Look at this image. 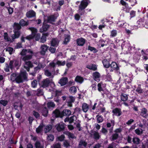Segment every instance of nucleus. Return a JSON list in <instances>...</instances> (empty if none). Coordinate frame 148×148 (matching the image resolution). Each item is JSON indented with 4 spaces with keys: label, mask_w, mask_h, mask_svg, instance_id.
Returning <instances> with one entry per match:
<instances>
[{
    "label": "nucleus",
    "mask_w": 148,
    "mask_h": 148,
    "mask_svg": "<svg viewBox=\"0 0 148 148\" xmlns=\"http://www.w3.org/2000/svg\"><path fill=\"white\" fill-rule=\"evenodd\" d=\"M27 73L26 71L21 72L16 77V82L19 84L23 83L24 81L27 80Z\"/></svg>",
    "instance_id": "f257e3e1"
},
{
    "label": "nucleus",
    "mask_w": 148,
    "mask_h": 148,
    "mask_svg": "<svg viewBox=\"0 0 148 148\" xmlns=\"http://www.w3.org/2000/svg\"><path fill=\"white\" fill-rule=\"evenodd\" d=\"M26 49H23L20 53V54L23 56L21 57V59L23 61L30 60L32 58V55H27Z\"/></svg>",
    "instance_id": "f03ea898"
},
{
    "label": "nucleus",
    "mask_w": 148,
    "mask_h": 148,
    "mask_svg": "<svg viewBox=\"0 0 148 148\" xmlns=\"http://www.w3.org/2000/svg\"><path fill=\"white\" fill-rule=\"evenodd\" d=\"M89 3H90V2L89 0H82L79 7V12L85 9L88 5Z\"/></svg>",
    "instance_id": "7ed1b4c3"
},
{
    "label": "nucleus",
    "mask_w": 148,
    "mask_h": 148,
    "mask_svg": "<svg viewBox=\"0 0 148 148\" xmlns=\"http://www.w3.org/2000/svg\"><path fill=\"white\" fill-rule=\"evenodd\" d=\"M51 81L48 78H46L45 79H43L41 82L40 83L39 85L40 88H46L48 87Z\"/></svg>",
    "instance_id": "20e7f679"
},
{
    "label": "nucleus",
    "mask_w": 148,
    "mask_h": 148,
    "mask_svg": "<svg viewBox=\"0 0 148 148\" xmlns=\"http://www.w3.org/2000/svg\"><path fill=\"white\" fill-rule=\"evenodd\" d=\"M53 116L55 118H62V112H61L59 109H56L52 112Z\"/></svg>",
    "instance_id": "39448f33"
},
{
    "label": "nucleus",
    "mask_w": 148,
    "mask_h": 148,
    "mask_svg": "<svg viewBox=\"0 0 148 148\" xmlns=\"http://www.w3.org/2000/svg\"><path fill=\"white\" fill-rule=\"evenodd\" d=\"M24 61L25 63L24 68L27 71H29L30 69L32 68L34 66V65L31 61Z\"/></svg>",
    "instance_id": "423d86ee"
},
{
    "label": "nucleus",
    "mask_w": 148,
    "mask_h": 148,
    "mask_svg": "<svg viewBox=\"0 0 148 148\" xmlns=\"http://www.w3.org/2000/svg\"><path fill=\"white\" fill-rule=\"evenodd\" d=\"M10 61H12L13 62L12 65H13L14 68H16L18 69L21 65V62L18 59H14L13 60H11Z\"/></svg>",
    "instance_id": "0eeeda50"
},
{
    "label": "nucleus",
    "mask_w": 148,
    "mask_h": 148,
    "mask_svg": "<svg viewBox=\"0 0 148 148\" xmlns=\"http://www.w3.org/2000/svg\"><path fill=\"white\" fill-rule=\"evenodd\" d=\"M26 16L28 18L35 17L36 13L34 10H31L27 12L26 14Z\"/></svg>",
    "instance_id": "6e6552de"
},
{
    "label": "nucleus",
    "mask_w": 148,
    "mask_h": 148,
    "mask_svg": "<svg viewBox=\"0 0 148 148\" xmlns=\"http://www.w3.org/2000/svg\"><path fill=\"white\" fill-rule=\"evenodd\" d=\"M75 100V98L73 96H69L66 100L68 106L70 107H72L73 106L72 103L74 102Z\"/></svg>",
    "instance_id": "1a4fd4ad"
},
{
    "label": "nucleus",
    "mask_w": 148,
    "mask_h": 148,
    "mask_svg": "<svg viewBox=\"0 0 148 148\" xmlns=\"http://www.w3.org/2000/svg\"><path fill=\"white\" fill-rule=\"evenodd\" d=\"M141 53L143 56L142 58L145 61L148 59V49L146 50L143 49L141 51Z\"/></svg>",
    "instance_id": "9d476101"
},
{
    "label": "nucleus",
    "mask_w": 148,
    "mask_h": 148,
    "mask_svg": "<svg viewBox=\"0 0 148 148\" xmlns=\"http://www.w3.org/2000/svg\"><path fill=\"white\" fill-rule=\"evenodd\" d=\"M140 115L143 118H147L148 116L147 109L145 108L140 109Z\"/></svg>",
    "instance_id": "9b49d317"
},
{
    "label": "nucleus",
    "mask_w": 148,
    "mask_h": 148,
    "mask_svg": "<svg viewBox=\"0 0 148 148\" xmlns=\"http://www.w3.org/2000/svg\"><path fill=\"white\" fill-rule=\"evenodd\" d=\"M59 40L57 38H53L51 41V46L54 47H57L59 44Z\"/></svg>",
    "instance_id": "f8f14e48"
},
{
    "label": "nucleus",
    "mask_w": 148,
    "mask_h": 148,
    "mask_svg": "<svg viewBox=\"0 0 148 148\" xmlns=\"http://www.w3.org/2000/svg\"><path fill=\"white\" fill-rule=\"evenodd\" d=\"M92 77L93 79L95 81L97 82L100 80L101 75L97 71L93 72L92 74Z\"/></svg>",
    "instance_id": "ddd939ff"
},
{
    "label": "nucleus",
    "mask_w": 148,
    "mask_h": 148,
    "mask_svg": "<svg viewBox=\"0 0 148 148\" xmlns=\"http://www.w3.org/2000/svg\"><path fill=\"white\" fill-rule=\"evenodd\" d=\"M113 114L117 116H120L122 114L121 109L119 108H116L114 109L112 111Z\"/></svg>",
    "instance_id": "4468645a"
},
{
    "label": "nucleus",
    "mask_w": 148,
    "mask_h": 148,
    "mask_svg": "<svg viewBox=\"0 0 148 148\" xmlns=\"http://www.w3.org/2000/svg\"><path fill=\"white\" fill-rule=\"evenodd\" d=\"M13 62L12 61H10L9 64L8 65V64H6V67L4 68V70L6 72H8L10 71V70L12 71L14 69L13 65H12Z\"/></svg>",
    "instance_id": "2eb2a0df"
},
{
    "label": "nucleus",
    "mask_w": 148,
    "mask_h": 148,
    "mask_svg": "<svg viewBox=\"0 0 148 148\" xmlns=\"http://www.w3.org/2000/svg\"><path fill=\"white\" fill-rule=\"evenodd\" d=\"M76 42L78 46H82L85 43L86 40L83 38H77L76 40Z\"/></svg>",
    "instance_id": "dca6fc26"
},
{
    "label": "nucleus",
    "mask_w": 148,
    "mask_h": 148,
    "mask_svg": "<svg viewBox=\"0 0 148 148\" xmlns=\"http://www.w3.org/2000/svg\"><path fill=\"white\" fill-rule=\"evenodd\" d=\"M110 66L114 70L118 71L119 70V66L115 62H112L110 64Z\"/></svg>",
    "instance_id": "f3484780"
},
{
    "label": "nucleus",
    "mask_w": 148,
    "mask_h": 148,
    "mask_svg": "<svg viewBox=\"0 0 148 148\" xmlns=\"http://www.w3.org/2000/svg\"><path fill=\"white\" fill-rule=\"evenodd\" d=\"M56 129L58 132H60L63 131L65 128L64 124L63 123L60 124L58 123L56 126Z\"/></svg>",
    "instance_id": "a211bd4d"
},
{
    "label": "nucleus",
    "mask_w": 148,
    "mask_h": 148,
    "mask_svg": "<svg viewBox=\"0 0 148 148\" xmlns=\"http://www.w3.org/2000/svg\"><path fill=\"white\" fill-rule=\"evenodd\" d=\"M48 48V47L47 45H42L41 46V51L40 52V53L42 55H45Z\"/></svg>",
    "instance_id": "6ab92c4d"
},
{
    "label": "nucleus",
    "mask_w": 148,
    "mask_h": 148,
    "mask_svg": "<svg viewBox=\"0 0 148 148\" xmlns=\"http://www.w3.org/2000/svg\"><path fill=\"white\" fill-rule=\"evenodd\" d=\"M62 112V118L64 116H69L71 114V111L69 109H64Z\"/></svg>",
    "instance_id": "aec40b11"
},
{
    "label": "nucleus",
    "mask_w": 148,
    "mask_h": 148,
    "mask_svg": "<svg viewBox=\"0 0 148 148\" xmlns=\"http://www.w3.org/2000/svg\"><path fill=\"white\" fill-rule=\"evenodd\" d=\"M68 81V78L66 77H62L60 80L59 83L60 84L61 86L65 85Z\"/></svg>",
    "instance_id": "412c9836"
},
{
    "label": "nucleus",
    "mask_w": 148,
    "mask_h": 148,
    "mask_svg": "<svg viewBox=\"0 0 148 148\" xmlns=\"http://www.w3.org/2000/svg\"><path fill=\"white\" fill-rule=\"evenodd\" d=\"M57 17L55 16V15L53 14L47 17V21L49 23L54 22L57 19Z\"/></svg>",
    "instance_id": "4be33fe9"
},
{
    "label": "nucleus",
    "mask_w": 148,
    "mask_h": 148,
    "mask_svg": "<svg viewBox=\"0 0 148 148\" xmlns=\"http://www.w3.org/2000/svg\"><path fill=\"white\" fill-rule=\"evenodd\" d=\"M86 67L88 69L93 71H97V66L94 64H91L88 65L86 66Z\"/></svg>",
    "instance_id": "5701e85b"
},
{
    "label": "nucleus",
    "mask_w": 148,
    "mask_h": 148,
    "mask_svg": "<svg viewBox=\"0 0 148 148\" xmlns=\"http://www.w3.org/2000/svg\"><path fill=\"white\" fill-rule=\"evenodd\" d=\"M41 68V66H38L34 68V71L30 73V74L33 76H35L36 74L38 73Z\"/></svg>",
    "instance_id": "b1692460"
},
{
    "label": "nucleus",
    "mask_w": 148,
    "mask_h": 148,
    "mask_svg": "<svg viewBox=\"0 0 148 148\" xmlns=\"http://www.w3.org/2000/svg\"><path fill=\"white\" fill-rule=\"evenodd\" d=\"M49 27V25L44 23L42 28L40 29V31L41 32H46L47 31Z\"/></svg>",
    "instance_id": "393cba45"
},
{
    "label": "nucleus",
    "mask_w": 148,
    "mask_h": 148,
    "mask_svg": "<svg viewBox=\"0 0 148 148\" xmlns=\"http://www.w3.org/2000/svg\"><path fill=\"white\" fill-rule=\"evenodd\" d=\"M128 43L125 42H124L123 43H122L121 47L122 50L125 51H127L128 49Z\"/></svg>",
    "instance_id": "a878e982"
},
{
    "label": "nucleus",
    "mask_w": 148,
    "mask_h": 148,
    "mask_svg": "<svg viewBox=\"0 0 148 148\" xmlns=\"http://www.w3.org/2000/svg\"><path fill=\"white\" fill-rule=\"evenodd\" d=\"M41 112L42 115L45 117L47 116L48 113V110L47 108L46 107H45L43 108L41 110Z\"/></svg>",
    "instance_id": "bb28decb"
},
{
    "label": "nucleus",
    "mask_w": 148,
    "mask_h": 148,
    "mask_svg": "<svg viewBox=\"0 0 148 148\" xmlns=\"http://www.w3.org/2000/svg\"><path fill=\"white\" fill-rule=\"evenodd\" d=\"M89 109V106L86 103H84L82 104V110L84 112H86Z\"/></svg>",
    "instance_id": "cd10ccee"
},
{
    "label": "nucleus",
    "mask_w": 148,
    "mask_h": 148,
    "mask_svg": "<svg viewBox=\"0 0 148 148\" xmlns=\"http://www.w3.org/2000/svg\"><path fill=\"white\" fill-rule=\"evenodd\" d=\"M84 80L83 77L77 75L75 79V81L78 83L82 84Z\"/></svg>",
    "instance_id": "c85d7f7f"
},
{
    "label": "nucleus",
    "mask_w": 148,
    "mask_h": 148,
    "mask_svg": "<svg viewBox=\"0 0 148 148\" xmlns=\"http://www.w3.org/2000/svg\"><path fill=\"white\" fill-rule=\"evenodd\" d=\"M44 126L43 124H40L38 127L36 128V132L37 134H40L42 131L43 128Z\"/></svg>",
    "instance_id": "c756f323"
},
{
    "label": "nucleus",
    "mask_w": 148,
    "mask_h": 148,
    "mask_svg": "<svg viewBox=\"0 0 148 148\" xmlns=\"http://www.w3.org/2000/svg\"><path fill=\"white\" fill-rule=\"evenodd\" d=\"M102 63L104 66L106 68H108L110 67V64L109 62L106 59H104L102 61Z\"/></svg>",
    "instance_id": "7c9ffc66"
},
{
    "label": "nucleus",
    "mask_w": 148,
    "mask_h": 148,
    "mask_svg": "<svg viewBox=\"0 0 148 148\" xmlns=\"http://www.w3.org/2000/svg\"><path fill=\"white\" fill-rule=\"evenodd\" d=\"M93 138L95 140H98L101 138V136L99 133L97 131H94L93 134Z\"/></svg>",
    "instance_id": "2f4dec72"
},
{
    "label": "nucleus",
    "mask_w": 148,
    "mask_h": 148,
    "mask_svg": "<svg viewBox=\"0 0 148 148\" xmlns=\"http://www.w3.org/2000/svg\"><path fill=\"white\" fill-rule=\"evenodd\" d=\"M88 50L92 52L93 53H97L98 50H97L95 47H91L90 45H89L87 49Z\"/></svg>",
    "instance_id": "473e14b6"
},
{
    "label": "nucleus",
    "mask_w": 148,
    "mask_h": 148,
    "mask_svg": "<svg viewBox=\"0 0 148 148\" xmlns=\"http://www.w3.org/2000/svg\"><path fill=\"white\" fill-rule=\"evenodd\" d=\"M52 128V125L49 124L47 125L44 129V131L45 133H47L50 132Z\"/></svg>",
    "instance_id": "72a5a7b5"
},
{
    "label": "nucleus",
    "mask_w": 148,
    "mask_h": 148,
    "mask_svg": "<svg viewBox=\"0 0 148 148\" xmlns=\"http://www.w3.org/2000/svg\"><path fill=\"white\" fill-rule=\"evenodd\" d=\"M20 33L18 31H15L14 34H13L12 38L13 39H15L18 38L20 36Z\"/></svg>",
    "instance_id": "f704fd0d"
},
{
    "label": "nucleus",
    "mask_w": 148,
    "mask_h": 148,
    "mask_svg": "<svg viewBox=\"0 0 148 148\" xmlns=\"http://www.w3.org/2000/svg\"><path fill=\"white\" fill-rule=\"evenodd\" d=\"M65 38L64 41V44L65 45H67L69 42L70 39V36L69 34L65 35Z\"/></svg>",
    "instance_id": "c9c22d12"
},
{
    "label": "nucleus",
    "mask_w": 148,
    "mask_h": 148,
    "mask_svg": "<svg viewBox=\"0 0 148 148\" xmlns=\"http://www.w3.org/2000/svg\"><path fill=\"white\" fill-rule=\"evenodd\" d=\"M97 118V122L98 123H102L103 121V117L101 115H97L96 116Z\"/></svg>",
    "instance_id": "e433bc0d"
},
{
    "label": "nucleus",
    "mask_w": 148,
    "mask_h": 148,
    "mask_svg": "<svg viewBox=\"0 0 148 148\" xmlns=\"http://www.w3.org/2000/svg\"><path fill=\"white\" fill-rule=\"evenodd\" d=\"M121 100L125 101H127L128 99V96L125 93L121 94Z\"/></svg>",
    "instance_id": "4c0bfd02"
},
{
    "label": "nucleus",
    "mask_w": 148,
    "mask_h": 148,
    "mask_svg": "<svg viewBox=\"0 0 148 148\" xmlns=\"http://www.w3.org/2000/svg\"><path fill=\"white\" fill-rule=\"evenodd\" d=\"M29 29L32 32V34L35 36V35L37 33V29L35 28L34 27H30L29 28Z\"/></svg>",
    "instance_id": "58836bf2"
},
{
    "label": "nucleus",
    "mask_w": 148,
    "mask_h": 148,
    "mask_svg": "<svg viewBox=\"0 0 148 148\" xmlns=\"http://www.w3.org/2000/svg\"><path fill=\"white\" fill-rule=\"evenodd\" d=\"M140 139L137 137H134L132 139V142L134 144L138 145L140 143Z\"/></svg>",
    "instance_id": "ea45409f"
},
{
    "label": "nucleus",
    "mask_w": 148,
    "mask_h": 148,
    "mask_svg": "<svg viewBox=\"0 0 148 148\" xmlns=\"http://www.w3.org/2000/svg\"><path fill=\"white\" fill-rule=\"evenodd\" d=\"M117 35V31L116 30L113 29L110 32V38H114Z\"/></svg>",
    "instance_id": "a19ab883"
},
{
    "label": "nucleus",
    "mask_w": 148,
    "mask_h": 148,
    "mask_svg": "<svg viewBox=\"0 0 148 148\" xmlns=\"http://www.w3.org/2000/svg\"><path fill=\"white\" fill-rule=\"evenodd\" d=\"M19 24L22 26H24L28 25L29 23L25 21L24 19H21L19 22Z\"/></svg>",
    "instance_id": "79ce46f5"
},
{
    "label": "nucleus",
    "mask_w": 148,
    "mask_h": 148,
    "mask_svg": "<svg viewBox=\"0 0 148 148\" xmlns=\"http://www.w3.org/2000/svg\"><path fill=\"white\" fill-rule=\"evenodd\" d=\"M87 144V143H86L85 141H83L82 140H81L79 144V147H81L83 145L84 147H86Z\"/></svg>",
    "instance_id": "37998d69"
},
{
    "label": "nucleus",
    "mask_w": 148,
    "mask_h": 148,
    "mask_svg": "<svg viewBox=\"0 0 148 148\" xmlns=\"http://www.w3.org/2000/svg\"><path fill=\"white\" fill-rule=\"evenodd\" d=\"M77 88L75 86L71 87L69 89V91L71 93L75 94L77 92Z\"/></svg>",
    "instance_id": "c03bdc74"
},
{
    "label": "nucleus",
    "mask_w": 148,
    "mask_h": 148,
    "mask_svg": "<svg viewBox=\"0 0 148 148\" xmlns=\"http://www.w3.org/2000/svg\"><path fill=\"white\" fill-rule=\"evenodd\" d=\"M135 91L139 94H141L143 93V90L141 88V85H140L138 86Z\"/></svg>",
    "instance_id": "a18cd8bd"
},
{
    "label": "nucleus",
    "mask_w": 148,
    "mask_h": 148,
    "mask_svg": "<svg viewBox=\"0 0 148 148\" xmlns=\"http://www.w3.org/2000/svg\"><path fill=\"white\" fill-rule=\"evenodd\" d=\"M132 81L130 77H127V78L125 79V82L126 85H127V84H128L132 87V86L131 84Z\"/></svg>",
    "instance_id": "49530a36"
},
{
    "label": "nucleus",
    "mask_w": 148,
    "mask_h": 148,
    "mask_svg": "<svg viewBox=\"0 0 148 148\" xmlns=\"http://www.w3.org/2000/svg\"><path fill=\"white\" fill-rule=\"evenodd\" d=\"M14 27L16 30H20L21 29V26L20 24L18 23H14Z\"/></svg>",
    "instance_id": "de8ad7c7"
},
{
    "label": "nucleus",
    "mask_w": 148,
    "mask_h": 148,
    "mask_svg": "<svg viewBox=\"0 0 148 148\" xmlns=\"http://www.w3.org/2000/svg\"><path fill=\"white\" fill-rule=\"evenodd\" d=\"M37 81L36 79L34 80L31 82V86L33 88H36L37 85Z\"/></svg>",
    "instance_id": "09e8293b"
},
{
    "label": "nucleus",
    "mask_w": 148,
    "mask_h": 148,
    "mask_svg": "<svg viewBox=\"0 0 148 148\" xmlns=\"http://www.w3.org/2000/svg\"><path fill=\"white\" fill-rule=\"evenodd\" d=\"M48 34L46 33L45 34V36H42L40 39V42L42 43H44L46 40V36H47Z\"/></svg>",
    "instance_id": "8fccbe9b"
},
{
    "label": "nucleus",
    "mask_w": 148,
    "mask_h": 148,
    "mask_svg": "<svg viewBox=\"0 0 148 148\" xmlns=\"http://www.w3.org/2000/svg\"><path fill=\"white\" fill-rule=\"evenodd\" d=\"M16 74L15 73H12L10 76V79L11 80L14 82L16 80Z\"/></svg>",
    "instance_id": "3c124183"
},
{
    "label": "nucleus",
    "mask_w": 148,
    "mask_h": 148,
    "mask_svg": "<svg viewBox=\"0 0 148 148\" xmlns=\"http://www.w3.org/2000/svg\"><path fill=\"white\" fill-rule=\"evenodd\" d=\"M8 103V101L7 100H0V104H1L4 106H6Z\"/></svg>",
    "instance_id": "603ef678"
},
{
    "label": "nucleus",
    "mask_w": 148,
    "mask_h": 148,
    "mask_svg": "<svg viewBox=\"0 0 148 148\" xmlns=\"http://www.w3.org/2000/svg\"><path fill=\"white\" fill-rule=\"evenodd\" d=\"M119 137V134L117 133H114L113 134L112 136V140H116Z\"/></svg>",
    "instance_id": "864d4df0"
},
{
    "label": "nucleus",
    "mask_w": 148,
    "mask_h": 148,
    "mask_svg": "<svg viewBox=\"0 0 148 148\" xmlns=\"http://www.w3.org/2000/svg\"><path fill=\"white\" fill-rule=\"evenodd\" d=\"M54 136L52 134H49L48 136L47 139L48 140L50 141H52L54 140Z\"/></svg>",
    "instance_id": "5fc2aeb1"
},
{
    "label": "nucleus",
    "mask_w": 148,
    "mask_h": 148,
    "mask_svg": "<svg viewBox=\"0 0 148 148\" xmlns=\"http://www.w3.org/2000/svg\"><path fill=\"white\" fill-rule=\"evenodd\" d=\"M102 84V82H100L97 84L98 90L99 92L103 91V90L101 87V85Z\"/></svg>",
    "instance_id": "6e6d98bb"
},
{
    "label": "nucleus",
    "mask_w": 148,
    "mask_h": 148,
    "mask_svg": "<svg viewBox=\"0 0 148 148\" xmlns=\"http://www.w3.org/2000/svg\"><path fill=\"white\" fill-rule=\"evenodd\" d=\"M47 105L49 108L54 107L55 106V104L54 102H49L47 103Z\"/></svg>",
    "instance_id": "4d7b16f0"
},
{
    "label": "nucleus",
    "mask_w": 148,
    "mask_h": 148,
    "mask_svg": "<svg viewBox=\"0 0 148 148\" xmlns=\"http://www.w3.org/2000/svg\"><path fill=\"white\" fill-rule=\"evenodd\" d=\"M13 50V48L10 47H8L6 49V51H8L10 55L12 54Z\"/></svg>",
    "instance_id": "13d9d810"
},
{
    "label": "nucleus",
    "mask_w": 148,
    "mask_h": 148,
    "mask_svg": "<svg viewBox=\"0 0 148 148\" xmlns=\"http://www.w3.org/2000/svg\"><path fill=\"white\" fill-rule=\"evenodd\" d=\"M56 63L59 66H64L66 64V62L64 61L62 62L61 61L58 60Z\"/></svg>",
    "instance_id": "bf43d9fd"
},
{
    "label": "nucleus",
    "mask_w": 148,
    "mask_h": 148,
    "mask_svg": "<svg viewBox=\"0 0 148 148\" xmlns=\"http://www.w3.org/2000/svg\"><path fill=\"white\" fill-rule=\"evenodd\" d=\"M5 8L8 9L9 14H11L13 11V8L10 7H5Z\"/></svg>",
    "instance_id": "052dcab7"
},
{
    "label": "nucleus",
    "mask_w": 148,
    "mask_h": 148,
    "mask_svg": "<svg viewBox=\"0 0 148 148\" xmlns=\"http://www.w3.org/2000/svg\"><path fill=\"white\" fill-rule=\"evenodd\" d=\"M33 115L37 119L40 116V115L38 112H36L35 110H33Z\"/></svg>",
    "instance_id": "680f3d73"
},
{
    "label": "nucleus",
    "mask_w": 148,
    "mask_h": 148,
    "mask_svg": "<svg viewBox=\"0 0 148 148\" xmlns=\"http://www.w3.org/2000/svg\"><path fill=\"white\" fill-rule=\"evenodd\" d=\"M42 78V75H38V76L37 78V82H38V84L39 85L40 84V83H41L42 81L41 79Z\"/></svg>",
    "instance_id": "e2e57ef3"
},
{
    "label": "nucleus",
    "mask_w": 148,
    "mask_h": 148,
    "mask_svg": "<svg viewBox=\"0 0 148 148\" xmlns=\"http://www.w3.org/2000/svg\"><path fill=\"white\" fill-rule=\"evenodd\" d=\"M131 6H134L137 3V1L136 0H129Z\"/></svg>",
    "instance_id": "0e129e2a"
},
{
    "label": "nucleus",
    "mask_w": 148,
    "mask_h": 148,
    "mask_svg": "<svg viewBox=\"0 0 148 148\" xmlns=\"http://www.w3.org/2000/svg\"><path fill=\"white\" fill-rule=\"evenodd\" d=\"M35 146L36 148H42L40 142L38 141H36L35 143Z\"/></svg>",
    "instance_id": "69168bd1"
},
{
    "label": "nucleus",
    "mask_w": 148,
    "mask_h": 148,
    "mask_svg": "<svg viewBox=\"0 0 148 148\" xmlns=\"http://www.w3.org/2000/svg\"><path fill=\"white\" fill-rule=\"evenodd\" d=\"M120 3L122 5L125 6V8H127L128 7V4L123 0H121L120 1Z\"/></svg>",
    "instance_id": "338daca9"
},
{
    "label": "nucleus",
    "mask_w": 148,
    "mask_h": 148,
    "mask_svg": "<svg viewBox=\"0 0 148 148\" xmlns=\"http://www.w3.org/2000/svg\"><path fill=\"white\" fill-rule=\"evenodd\" d=\"M125 22L123 21H119L117 23V25L119 27H122L124 24H125Z\"/></svg>",
    "instance_id": "774afa93"
}]
</instances>
